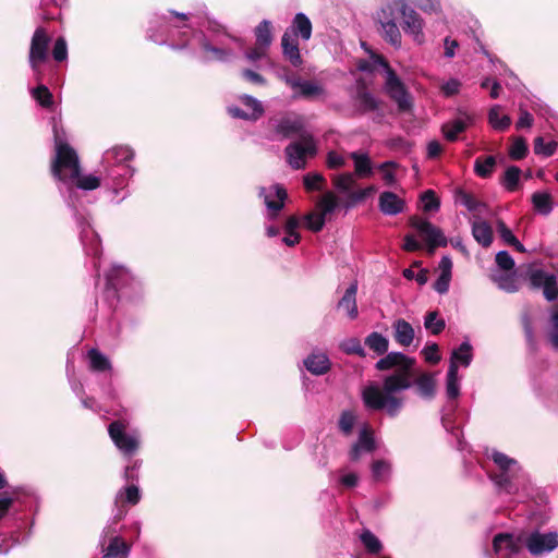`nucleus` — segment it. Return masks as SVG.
Wrapping results in <instances>:
<instances>
[{
	"label": "nucleus",
	"instance_id": "1",
	"mask_svg": "<svg viewBox=\"0 0 558 558\" xmlns=\"http://www.w3.org/2000/svg\"><path fill=\"white\" fill-rule=\"evenodd\" d=\"M81 161L76 150L66 142L56 136L54 156L50 163L51 175L65 184L81 174Z\"/></svg>",
	"mask_w": 558,
	"mask_h": 558
},
{
	"label": "nucleus",
	"instance_id": "2",
	"mask_svg": "<svg viewBox=\"0 0 558 558\" xmlns=\"http://www.w3.org/2000/svg\"><path fill=\"white\" fill-rule=\"evenodd\" d=\"M379 63L386 69L385 92L393 100L400 112H408L412 109V96L408 92L404 83L397 75L396 71L389 65L384 57H378Z\"/></svg>",
	"mask_w": 558,
	"mask_h": 558
},
{
	"label": "nucleus",
	"instance_id": "3",
	"mask_svg": "<svg viewBox=\"0 0 558 558\" xmlns=\"http://www.w3.org/2000/svg\"><path fill=\"white\" fill-rule=\"evenodd\" d=\"M362 399L367 409L380 411L386 409L389 416L395 417L402 408V399L390 396L377 386H367L362 392Z\"/></svg>",
	"mask_w": 558,
	"mask_h": 558
},
{
	"label": "nucleus",
	"instance_id": "4",
	"mask_svg": "<svg viewBox=\"0 0 558 558\" xmlns=\"http://www.w3.org/2000/svg\"><path fill=\"white\" fill-rule=\"evenodd\" d=\"M51 38L44 27H37L33 34L29 47L28 61L35 72L36 80L41 81L40 65L47 61Z\"/></svg>",
	"mask_w": 558,
	"mask_h": 558
},
{
	"label": "nucleus",
	"instance_id": "5",
	"mask_svg": "<svg viewBox=\"0 0 558 558\" xmlns=\"http://www.w3.org/2000/svg\"><path fill=\"white\" fill-rule=\"evenodd\" d=\"M409 225L416 229L418 235L426 242L429 254H433L437 247L447 246L448 242L442 231L428 220L412 216L409 219Z\"/></svg>",
	"mask_w": 558,
	"mask_h": 558
},
{
	"label": "nucleus",
	"instance_id": "6",
	"mask_svg": "<svg viewBox=\"0 0 558 558\" xmlns=\"http://www.w3.org/2000/svg\"><path fill=\"white\" fill-rule=\"evenodd\" d=\"M129 423L125 420L112 421L108 426V434L114 446L124 454L133 456L140 447L138 439L126 433Z\"/></svg>",
	"mask_w": 558,
	"mask_h": 558
},
{
	"label": "nucleus",
	"instance_id": "7",
	"mask_svg": "<svg viewBox=\"0 0 558 558\" xmlns=\"http://www.w3.org/2000/svg\"><path fill=\"white\" fill-rule=\"evenodd\" d=\"M301 141L290 143L284 149L288 162L293 169H303L306 156L316 154V145L311 134H301Z\"/></svg>",
	"mask_w": 558,
	"mask_h": 558
},
{
	"label": "nucleus",
	"instance_id": "8",
	"mask_svg": "<svg viewBox=\"0 0 558 558\" xmlns=\"http://www.w3.org/2000/svg\"><path fill=\"white\" fill-rule=\"evenodd\" d=\"M526 276L530 287L534 290L542 289L546 301L554 302L558 299V282L554 274L530 266Z\"/></svg>",
	"mask_w": 558,
	"mask_h": 558
},
{
	"label": "nucleus",
	"instance_id": "9",
	"mask_svg": "<svg viewBox=\"0 0 558 558\" xmlns=\"http://www.w3.org/2000/svg\"><path fill=\"white\" fill-rule=\"evenodd\" d=\"M524 544L532 556H541L558 547V533L534 531L526 536Z\"/></svg>",
	"mask_w": 558,
	"mask_h": 558
},
{
	"label": "nucleus",
	"instance_id": "10",
	"mask_svg": "<svg viewBox=\"0 0 558 558\" xmlns=\"http://www.w3.org/2000/svg\"><path fill=\"white\" fill-rule=\"evenodd\" d=\"M413 368L401 367L384 378V390L393 396L396 392L407 390L412 386Z\"/></svg>",
	"mask_w": 558,
	"mask_h": 558
},
{
	"label": "nucleus",
	"instance_id": "11",
	"mask_svg": "<svg viewBox=\"0 0 558 558\" xmlns=\"http://www.w3.org/2000/svg\"><path fill=\"white\" fill-rule=\"evenodd\" d=\"M502 548L507 554L502 558H511L522 550V535L514 537L511 533H498L493 538V549L495 554H500Z\"/></svg>",
	"mask_w": 558,
	"mask_h": 558
},
{
	"label": "nucleus",
	"instance_id": "12",
	"mask_svg": "<svg viewBox=\"0 0 558 558\" xmlns=\"http://www.w3.org/2000/svg\"><path fill=\"white\" fill-rule=\"evenodd\" d=\"M402 17V28L407 34L413 36L414 40L422 44L424 40L423 20L420 14L407 3Z\"/></svg>",
	"mask_w": 558,
	"mask_h": 558
},
{
	"label": "nucleus",
	"instance_id": "13",
	"mask_svg": "<svg viewBox=\"0 0 558 558\" xmlns=\"http://www.w3.org/2000/svg\"><path fill=\"white\" fill-rule=\"evenodd\" d=\"M354 100L356 104V111L360 114H365L369 111H376L380 105V101L372 95L363 81H359L356 84Z\"/></svg>",
	"mask_w": 558,
	"mask_h": 558
},
{
	"label": "nucleus",
	"instance_id": "14",
	"mask_svg": "<svg viewBox=\"0 0 558 558\" xmlns=\"http://www.w3.org/2000/svg\"><path fill=\"white\" fill-rule=\"evenodd\" d=\"M415 359L407 356L401 352H390L381 357L375 365L377 371H388L391 368L400 369L401 367L413 368Z\"/></svg>",
	"mask_w": 558,
	"mask_h": 558
},
{
	"label": "nucleus",
	"instance_id": "15",
	"mask_svg": "<svg viewBox=\"0 0 558 558\" xmlns=\"http://www.w3.org/2000/svg\"><path fill=\"white\" fill-rule=\"evenodd\" d=\"M379 209L383 214L395 216L402 213L407 204L396 193L385 191L379 195Z\"/></svg>",
	"mask_w": 558,
	"mask_h": 558
},
{
	"label": "nucleus",
	"instance_id": "16",
	"mask_svg": "<svg viewBox=\"0 0 558 558\" xmlns=\"http://www.w3.org/2000/svg\"><path fill=\"white\" fill-rule=\"evenodd\" d=\"M281 47L286 60H288L294 68L302 65L303 60L300 53L299 43L295 38H292L288 31L282 35Z\"/></svg>",
	"mask_w": 558,
	"mask_h": 558
},
{
	"label": "nucleus",
	"instance_id": "17",
	"mask_svg": "<svg viewBox=\"0 0 558 558\" xmlns=\"http://www.w3.org/2000/svg\"><path fill=\"white\" fill-rule=\"evenodd\" d=\"M356 293H357V283L353 282L345 290L343 296L339 300V302L337 304V308L345 311L347 315L350 319H355L359 315L357 304H356Z\"/></svg>",
	"mask_w": 558,
	"mask_h": 558
},
{
	"label": "nucleus",
	"instance_id": "18",
	"mask_svg": "<svg viewBox=\"0 0 558 558\" xmlns=\"http://www.w3.org/2000/svg\"><path fill=\"white\" fill-rule=\"evenodd\" d=\"M405 0H390L377 12L376 22H396L398 15L404 14Z\"/></svg>",
	"mask_w": 558,
	"mask_h": 558
},
{
	"label": "nucleus",
	"instance_id": "19",
	"mask_svg": "<svg viewBox=\"0 0 558 558\" xmlns=\"http://www.w3.org/2000/svg\"><path fill=\"white\" fill-rule=\"evenodd\" d=\"M129 274L123 267H113L106 276V288L118 295L119 291L129 282Z\"/></svg>",
	"mask_w": 558,
	"mask_h": 558
},
{
	"label": "nucleus",
	"instance_id": "20",
	"mask_svg": "<svg viewBox=\"0 0 558 558\" xmlns=\"http://www.w3.org/2000/svg\"><path fill=\"white\" fill-rule=\"evenodd\" d=\"M472 122L473 119L469 116H465L464 118H458L451 122L442 124L441 132L447 141L454 142L458 140V135L464 132L468 125Z\"/></svg>",
	"mask_w": 558,
	"mask_h": 558
},
{
	"label": "nucleus",
	"instance_id": "21",
	"mask_svg": "<svg viewBox=\"0 0 558 558\" xmlns=\"http://www.w3.org/2000/svg\"><path fill=\"white\" fill-rule=\"evenodd\" d=\"M393 338L397 343L402 347H409L414 339V329L410 323L400 318L397 319L393 325Z\"/></svg>",
	"mask_w": 558,
	"mask_h": 558
},
{
	"label": "nucleus",
	"instance_id": "22",
	"mask_svg": "<svg viewBox=\"0 0 558 558\" xmlns=\"http://www.w3.org/2000/svg\"><path fill=\"white\" fill-rule=\"evenodd\" d=\"M306 369L313 375H324L330 369V361L324 353H313L304 360Z\"/></svg>",
	"mask_w": 558,
	"mask_h": 558
},
{
	"label": "nucleus",
	"instance_id": "23",
	"mask_svg": "<svg viewBox=\"0 0 558 558\" xmlns=\"http://www.w3.org/2000/svg\"><path fill=\"white\" fill-rule=\"evenodd\" d=\"M272 189L275 190V194L278 199L272 201L268 195H265L264 197L265 205L269 209L270 219L277 218L280 210L284 207V202L288 198V193L283 185L275 184L272 185Z\"/></svg>",
	"mask_w": 558,
	"mask_h": 558
},
{
	"label": "nucleus",
	"instance_id": "24",
	"mask_svg": "<svg viewBox=\"0 0 558 558\" xmlns=\"http://www.w3.org/2000/svg\"><path fill=\"white\" fill-rule=\"evenodd\" d=\"M276 132L281 134L284 138L292 137L294 135L307 134L304 131V124L300 119L283 118L279 121L276 126Z\"/></svg>",
	"mask_w": 558,
	"mask_h": 558
},
{
	"label": "nucleus",
	"instance_id": "25",
	"mask_svg": "<svg viewBox=\"0 0 558 558\" xmlns=\"http://www.w3.org/2000/svg\"><path fill=\"white\" fill-rule=\"evenodd\" d=\"M380 25L379 34L383 39L395 48H400L402 35L397 22H377Z\"/></svg>",
	"mask_w": 558,
	"mask_h": 558
},
{
	"label": "nucleus",
	"instance_id": "26",
	"mask_svg": "<svg viewBox=\"0 0 558 558\" xmlns=\"http://www.w3.org/2000/svg\"><path fill=\"white\" fill-rule=\"evenodd\" d=\"M417 393L427 400L436 396V380L432 373H423L415 379Z\"/></svg>",
	"mask_w": 558,
	"mask_h": 558
},
{
	"label": "nucleus",
	"instance_id": "27",
	"mask_svg": "<svg viewBox=\"0 0 558 558\" xmlns=\"http://www.w3.org/2000/svg\"><path fill=\"white\" fill-rule=\"evenodd\" d=\"M131 545L122 537L114 536L110 539L109 545L104 550V558H128Z\"/></svg>",
	"mask_w": 558,
	"mask_h": 558
},
{
	"label": "nucleus",
	"instance_id": "28",
	"mask_svg": "<svg viewBox=\"0 0 558 558\" xmlns=\"http://www.w3.org/2000/svg\"><path fill=\"white\" fill-rule=\"evenodd\" d=\"M87 357L89 361V369L92 372L105 373L112 369L110 360L96 348H92L87 352Z\"/></svg>",
	"mask_w": 558,
	"mask_h": 558
},
{
	"label": "nucleus",
	"instance_id": "29",
	"mask_svg": "<svg viewBox=\"0 0 558 558\" xmlns=\"http://www.w3.org/2000/svg\"><path fill=\"white\" fill-rule=\"evenodd\" d=\"M472 234L476 242L484 247H488L493 243V229L490 225L484 220L473 222Z\"/></svg>",
	"mask_w": 558,
	"mask_h": 558
},
{
	"label": "nucleus",
	"instance_id": "30",
	"mask_svg": "<svg viewBox=\"0 0 558 558\" xmlns=\"http://www.w3.org/2000/svg\"><path fill=\"white\" fill-rule=\"evenodd\" d=\"M301 225V220L298 216L292 215L287 218L284 223V232L287 236L282 239V242L290 247L295 246L301 241V234L298 232V228Z\"/></svg>",
	"mask_w": 558,
	"mask_h": 558
},
{
	"label": "nucleus",
	"instance_id": "31",
	"mask_svg": "<svg viewBox=\"0 0 558 558\" xmlns=\"http://www.w3.org/2000/svg\"><path fill=\"white\" fill-rule=\"evenodd\" d=\"M531 202L534 210L544 216L549 215L554 207L553 197L548 192H534Z\"/></svg>",
	"mask_w": 558,
	"mask_h": 558
},
{
	"label": "nucleus",
	"instance_id": "32",
	"mask_svg": "<svg viewBox=\"0 0 558 558\" xmlns=\"http://www.w3.org/2000/svg\"><path fill=\"white\" fill-rule=\"evenodd\" d=\"M292 32L303 40H308L312 36V22L304 13H296L292 22Z\"/></svg>",
	"mask_w": 558,
	"mask_h": 558
},
{
	"label": "nucleus",
	"instance_id": "33",
	"mask_svg": "<svg viewBox=\"0 0 558 558\" xmlns=\"http://www.w3.org/2000/svg\"><path fill=\"white\" fill-rule=\"evenodd\" d=\"M496 165L497 160L495 156H480L474 161V172L482 179L490 178Z\"/></svg>",
	"mask_w": 558,
	"mask_h": 558
},
{
	"label": "nucleus",
	"instance_id": "34",
	"mask_svg": "<svg viewBox=\"0 0 558 558\" xmlns=\"http://www.w3.org/2000/svg\"><path fill=\"white\" fill-rule=\"evenodd\" d=\"M501 107L496 105L488 112V122L497 131L505 132L511 125V118L507 114L500 116Z\"/></svg>",
	"mask_w": 558,
	"mask_h": 558
},
{
	"label": "nucleus",
	"instance_id": "35",
	"mask_svg": "<svg viewBox=\"0 0 558 558\" xmlns=\"http://www.w3.org/2000/svg\"><path fill=\"white\" fill-rule=\"evenodd\" d=\"M365 344L377 355L387 353L389 341L381 333L373 331L365 338Z\"/></svg>",
	"mask_w": 558,
	"mask_h": 558
},
{
	"label": "nucleus",
	"instance_id": "36",
	"mask_svg": "<svg viewBox=\"0 0 558 558\" xmlns=\"http://www.w3.org/2000/svg\"><path fill=\"white\" fill-rule=\"evenodd\" d=\"M521 169L517 166H509L500 178V184L509 192H514L520 182Z\"/></svg>",
	"mask_w": 558,
	"mask_h": 558
},
{
	"label": "nucleus",
	"instance_id": "37",
	"mask_svg": "<svg viewBox=\"0 0 558 558\" xmlns=\"http://www.w3.org/2000/svg\"><path fill=\"white\" fill-rule=\"evenodd\" d=\"M472 357V345L470 342L465 341L462 342L458 349L452 351L450 363L454 362L458 365L459 362L462 366L468 367L471 364Z\"/></svg>",
	"mask_w": 558,
	"mask_h": 558
},
{
	"label": "nucleus",
	"instance_id": "38",
	"mask_svg": "<svg viewBox=\"0 0 558 558\" xmlns=\"http://www.w3.org/2000/svg\"><path fill=\"white\" fill-rule=\"evenodd\" d=\"M458 365L451 362L447 373V396L449 399H456L460 395V388L458 384Z\"/></svg>",
	"mask_w": 558,
	"mask_h": 558
},
{
	"label": "nucleus",
	"instance_id": "39",
	"mask_svg": "<svg viewBox=\"0 0 558 558\" xmlns=\"http://www.w3.org/2000/svg\"><path fill=\"white\" fill-rule=\"evenodd\" d=\"M271 23L267 20L262 21L256 27H255V37L257 45L264 46L266 48H269L271 41H272V34H271Z\"/></svg>",
	"mask_w": 558,
	"mask_h": 558
},
{
	"label": "nucleus",
	"instance_id": "40",
	"mask_svg": "<svg viewBox=\"0 0 558 558\" xmlns=\"http://www.w3.org/2000/svg\"><path fill=\"white\" fill-rule=\"evenodd\" d=\"M512 145L508 149L509 158L512 160H522L529 153L526 141L521 136H512Z\"/></svg>",
	"mask_w": 558,
	"mask_h": 558
},
{
	"label": "nucleus",
	"instance_id": "41",
	"mask_svg": "<svg viewBox=\"0 0 558 558\" xmlns=\"http://www.w3.org/2000/svg\"><path fill=\"white\" fill-rule=\"evenodd\" d=\"M350 157L354 161L355 173L359 177H367L372 173V162L367 155L353 151Z\"/></svg>",
	"mask_w": 558,
	"mask_h": 558
},
{
	"label": "nucleus",
	"instance_id": "42",
	"mask_svg": "<svg viewBox=\"0 0 558 558\" xmlns=\"http://www.w3.org/2000/svg\"><path fill=\"white\" fill-rule=\"evenodd\" d=\"M360 539L367 553L372 555H377L383 549V544L379 538L367 529L362 532Z\"/></svg>",
	"mask_w": 558,
	"mask_h": 558
},
{
	"label": "nucleus",
	"instance_id": "43",
	"mask_svg": "<svg viewBox=\"0 0 558 558\" xmlns=\"http://www.w3.org/2000/svg\"><path fill=\"white\" fill-rule=\"evenodd\" d=\"M437 311L427 312L424 318V327L430 331L432 335H439L446 327L445 319L438 318Z\"/></svg>",
	"mask_w": 558,
	"mask_h": 558
},
{
	"label": "nucleus",
	"instance_id": "44",
	"mask_svg": "<svg viewBox=\"0 0 558 558\" xmlns=\"http://www.w3.org/2000/svg\"><path fill=\"white\" fill-rule=\"evenodd\" d=\"M32 96L43 108H51L54 104L52 93L44 84L33 88Z\"/></svg>",
	"mask_w": 558,
	"mask_h": 558
},
{
	"label": "nucleus",
	"instance_id": "45",
	"mask_svg": "<svg viewBox=\"0 0 558 558\" xmlns=\"http://www.w3.org/2000/svg\"><path fill=\"white\" fill-rule=\"evenodd\" d=\"M69 184H73L80 190L93 191L100 186V179L93 174L82 175L81 173L77 175V178L73 179V182H70Z\"/></svg>",
	"mask_w": 558,
	"mask_h": 558
},
{
	"label": "nucleus",
	"instance_id": "46",
	"mask_svg": "<svg viewBox=\"0 0 558 558\" xmlns=\"http://www.w3.org/2000/svg\"><path fill=\"white\" fill-rule=\"evenodd\" d=\"M133 155V150L129 146H117L106 153L107 159H112L116 163L129 161Z\"/></svg>",
	"mask_w": 558,
	"mask_h": 558
},
{
	"label": "nucleus",
	"instance_id": "47",
	"mask_svg": "<svg viewBox=\"0 0 558 558\" xmlns=\"http://www.w3.org/2000/svg\"><path fill=\"white\" fill-rule=\"evenodd\" d=\"M558 147V143L555 141L545 142L544 137L537 136L534 140V153L536 155H543L545 157H550L555 154Z\"/></svg>",
	"mask_w": 558,
	"mask_h": 558
},
{
	"label": "nucleus",
	"instance_id": "48",
	"mask_svg": "<svg viewBox=\"0 0 558 558\" xmlns=\"http://www.w3.org/2000/svg\"><path fill=\"white\" fill-rule=\"evenodd\" d=\"M420 201L423 204L422 208L425 213L436 211L440 207V199L434 190L424 191L420 196Z\"/></svg>",
	"mask_w": 558,
	"mask_h": 558
},
{
	"label": "nucleus",
	"instance_id": "49",
	"mask_svg": "<svg viewBox=\"0 0 558 558\" xmlns=\"http://www.w3.org/2000/svg\"><path fill=\"white\" fill-rule=\"evenodd\" d=\"M338 206L337 196L332 192L324 194L322 199L317 203V207L320 209L319 215L326 218L327 215L331 214Z\"/></svg>",
	"mask_w": 558,
	"mask_h": 558
},
{
	"label": "nucleus",
	"instance_id": "50",
	"mask_svg": "<svg viewBox=\"0 0 558 558\" xmlns=\"http://www.w3.org/2000/svg\"><path fill=\"white\" fill-rule=\"evenodd\" d=\"M340 349L345 354H355L361 357L365 356V351L357 338H349L340 343Z\"/></svg>",
	"mask_w": 558,
	"mask_h": 558
},
{
	"label": "nucleus",
	"instance_id": "51",
	"mask_svg": "<svg viewBox=\"0 0 558 558\" xmlns=\"http://www.w3.org/2000/svg\"><path fill=\"white\" fill-rule=\"evenodd\" d=\"M332 182L337 190H339L341 192H348V193L351 192V189L355 184L353 174L350 172H345V173L333 177Z\"/></svg>",
	"mask_w": 558,
	"mask_h": 558
},
{
	"label": "nucleus",
	"instance_id": "52",
	"mask_svg": "<svg viewBox=\"0 0 558 558\" xmlns=\"http://www.w3.org/2000/svg\"><path fill=\"white\" fill-rule=\"evenodd\" d=\"M304 221H305V226L308 230L317 233L323 230L325 222H326V218H324L318 213L312 211L304 216Z\"/></svg>",
	"mask_w": 558,
	"mask_h": 558
},
{
	"label": "nucleus",
	"instance_id": "53",
	"mask_svg": "<svg viewBox=\"0 0 558 558\" xmlns=\"http://www.w3.org/2000/svg\"><path fill=\"white\" fill-rule=\"evenodd\" d=\"M356 445L365 452H373L376 449L373 433L367 428L362 429Z\"/></svg>",
	"mask_w": 558,
	"mask_h": 558
},
{
	"label": "nucleus",
	"instance_id": "54",
	"mask_svg": "<svg viewBox=\"0 0 558 558\" xmlns=\"http://www.w3.org/2000/svg\"><path fill=\"white\" fill-rule=\"evenodd\" d=\"M304 187L307 191H322L326 183V179L320 173H307L304 177Z\"/></svg>",
	"mask_w": 558,
	"mask_h": 558
},
{
	"label": "nucleus",
	"instance_id": "55",
	"mask_svg": "<svg viewBox=\"0 0 558 558\" xmlns=\"http://www.w3.org/2000/svg\"><path fill=\"white\" fill-rule=\"evenodd\" d=\"M457 198L470 211H475L478 209L480 206L483 205L480 201L476 199V197L473 194H471L462 189H459L457 191Z\"/></svg>",
	"mask_w": 558,
	"mask_h": 558
},
{
	"label": "nucleus",
	"instance_id": "56",
	"mask_svg": "<svg viewBox=\"0 0 558 558\" xmlns=\"http://www.w3.org/2000/svg\"><path fill=\"white\" fill-rule=\"evenodd\" d=\"M322 94H324V88L320 85L308 81L302 82L299 88V95L306 99L320 96Z\"/></svg>",
	"mask_w": 558,
	"mask_h": 558
},
{
	"label": "nucleus",
	"instance_id": "57",
	"mask_svg": "<svg viewBox=\"0 0 558 558\" xmlns=\"http://www.w3.org/2000/svg\"><path fill=\"white\" fill-rule=\"evenodd\" d=\"M390 472V464L385 460H375L372 463V475L376 482L384 481Z\"/></svg>",
	"mask_w": 558,
	"mask_h": 558
},
{
	"label": "nucleus",
	"instance_id": "58",
	"mask_svg": "<svg viewBox=\"0 0 558 558\" xmlns=\"http://www.w3.org/2000/svg\"><path fill=\"white\" fill-rule=\"evenodd\" d=\"M374 192H375V187L372 185L367 186L365 189L359 190V191L350 192L348 194L347 207L350 208V207L354 206L355 204L364 201L366 197H368Z\"/></svg>",
	"mask_w": 558,
	"mask_h": 558
},
{
	"label": "nucleus",
	"instance_id": "59",
	"mask_svg": "<svg viewBox=\"0 0 558 558\" xmlns=\"http://www.w3.org/2000/svg\"><path fill=\"white\" fill-rule=\"evenodd\" d=\"M355 415L352 411H343L339 418V428L344 435H350L355 424Z\"/></svg>",
	"mask_w": 558,
	"mask_h": 558
},
{
	"label": "nucleus",
	"instance_id": "60",
	"mask_svg": "<svg viewBox=\"0 0 558 558\" xmlns=\"http://www.w3.org/2000/svg\"><path fill=\"white\" fill-rule=\"evenodd\" d=\"M52 57L56 61L62 62L68 58V46L63 37H59L54 41Z\"/></svg>",
	"mask_w": 558,
	"mask_h": 558
},
{
	"label": "nucleus",
	"instance_id": "61",
	"mask_svg": "<svg viewBox=\"0 0 558 558\" xmlns=\"http://www.w3.org/2000/svg\"><path fill=\"white\" fill-rule=\"evenodd\" d=\"M495 262L501 270L509 271L514 268V260L507 251L498 252Z\"/></svg>",
	"mask_w": 558,
	"mask_h": 558
},
{
	"label": "nucleus",
	"instance_id": "62",
	"mask_svg": "<svg viewBox=\"0 0 558 558\" xmlns=\"http://www.w3.org/2000/svg\"><path fill=\"white\" fill-rule=\"evenodd\" d=\"M439 347L437 343H430V344H427L423 350H422V355L424 356L425 361L427 363H430V364H437L439 361H440V355H439Z\"/></svg>",
	"mask_w": 558,
	"mask_h": 558
},
{
	"label": "nucleus",
	"instance_id": "63",
	"mask_svg": "<svg viewBox=\"0 0 558 558\" xmlns=\"http://www.w3.org/2000/svg\"><path fill=\"white\" fill-rule=\"evenodd\" d=\"M121 497L123 498V501L132 506L137 505L141 499L140 489L135 485H130L124 489V494L121 495Z\"/></svg>",
	"mask_w": 558,
	"mask_h": 558
},
{
	"label": "nucleus",
	"instance_id": "64",
	"mask_svg": "<svg viewBox=\"0 0 558 558\" xmlns=\"http://www.w3.org/2000/svg\"><path fill=\"white\" fill-rule=\"evenodd\" d=\"M492 459L502 471H508L509 468L515 463L513 459L499 451H495Z\"/></svg>",
	"mask_w": 558,
	"mask_h": 558
}]
</instances>
